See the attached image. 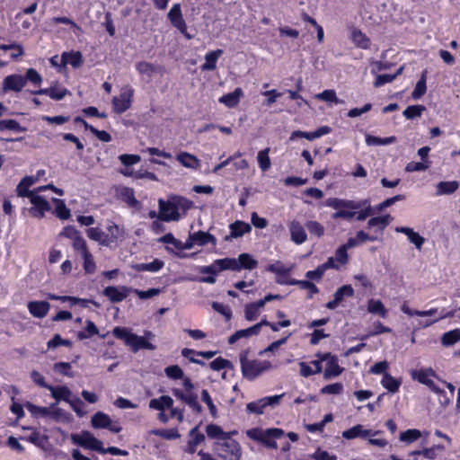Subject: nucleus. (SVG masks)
Instances as JSON below:
<instances>
[{
    "mask_svg": "<svg viewBox=\"0 0 460 460\" xmlns=\"http://www.w3.org/2000/svg\"><path fill=\"white\" fill-rule=\"evenodd\" d=\"M61 234L72 241L73 250H75L76 247H78L79 245L85 242L81 233L71 226H66L63 229Z\"/></svg>",
    "mask_w": 460,
    "mask_h": 460,
    "instance_id": "27",
    "label": "nucleus"
},
{
    "mask_svg": "<svg viewBox=\"0 0 460 460\" xmlns=\"http://www.w3.org/2000/svg\"><path fill=\"white\" fill-rule=\"evenodd\" d=\"M238 271L242 270H253L258 267V261L250 253H241L236 259Z\"/></svg>",
    "mask_w": 460,
    "mask_h": 460,
    "instance_id": "28",
    "label": "nucleus"
},
{
    "mask_svg": "<svg viewBox=\"0 0 460 460\" xmlns=\"http://www.w3.org/2000/svg\"><path fill=\"white\" fill-rule=\"evenodd\" d=\"M159 215L158 218L164 222L178 221L181 218L180 210L186 214L193 205V202L182 196H172L165 201L160 199L158 201Z\"/></svg>",
    "mask_w": 460,
    "mask_h": 460,
    "instance_id": "1",
    "label": "nucleus"
},
{
    "mask_svg": "<svg viewBox=\"0 0 460 460\" xmlns=\"http://www.w3.org/2000/svg\"><path fill=\"white\" fill-rule=\"evenodd\" d=\"M86 234L91 240L98 242L102 246H109V239L106 233L99 227H90L86 230Z\"/></svg>",
    "mask_w": 460,
    "mask_h": 460,
    "instance_id": "34",
    "label": "nucleus"
},
{
    "mask_svg": "<svg viewBox=\"0 0 460 460\" xmlns=\"http://www.w3.org/2000/svg\"><path fill=\"white\" fill-rule=\"evenodd\" d=\"M201 400H202V402H204L207 404L211 416L213 418H217V409L216 405L214 404L213 400H212L208 390L203 389L201 391Z\"/></svg>",
    "mask_w": 460,
    "mask_h": 460,
    "instance_id": "60",
    "label": "nucleus"
},
{
    "mask_svg": "<svg viewBox=\"0 0 460 460\" xmlns=\"http://www.w3.org/2000/svg\"><path fill=\"white\" fill-rule=\"evenodd\" d=\"M401 310H402V312H403L404 314H406L409 316H414V315H417V316H431V315L436 314L437 312H438L437 308H430V309L426 310V311L412 310V309H411L408 306L407 302H404L402 305Z\"/></svg>",
    "mask_w": 460,
    "mask_h": 460,
    "instance_id": "47",
    "label": "nucleus"
},
{
    "mask_svg": "<svg viewBox=\"0 0 460 460\" xmlns=\"http://www.w3.org/2000/svg\"><path fill=\"white\" fill-rule=\"evenodd\" d=\"M130 291L131 288L127 286H109L102 290V295L111 303H120L127 298Z\"/></svg>",
    "mask_w": 460,
    "mask_h": 460,
    "instance_id": "15",
    "label": "nucleus"
},
{
    "mask_svg": "<svg viewBox=\"0 0 460 460\" xmlns=\"http://www.w3.org/2000/svg\"><path fill=\"white\" fill-rule=\"evenodd\" d=\"M72 441L80 447L100 452L102 442L96 438L89 431H83L82 434L72 435Z\"/></svg>",
    "mask_w": 460,
    "mask_h": 460,
    "instance_id": "11",
    "label": "nucleus"
},
{
    "mask_svg": "<svg viewBox=\"0 0 460 460\" xmlns=\"http://www.w3.org/2000/svg\"><path fill=\"white\" fill-rule=\"evenodd\" d=\"M49 390L51 392V395L55 400L64 401L66 402H70L72 392L67 386H66V385H60V386L50 385L49 387Z\"/></svg>",
    "mask_w": 460,
    "mask_h": 460,
    "instance_id": "31",
    "label": "nucleus"
},
{
    "mask_svg": "<svg viewBox=\"0 0 460 460\" xmlns=\"http://www.w3.org/2000/svg\"><path fill=\"white\" fill-rule=\"evenodd\" d=\"M27 308L33 317L41 319L48 314L50 304L48 301H30Z\"/></svg>",
    "mask_w": 460,
    "mask_h": 460,
    "instance_id": "20",
    "label": "nucleus"
},
{
    "mask_svg": "<svg viewBox=\"0 0 460 460\" xmlns=\"http://www.w3.org/2000/svg\"><path fill=\"white\" fill-rule=\"evenodd\" d=\"M430 166L429 161L410 162L405 167V171L409 172L425 171Z\"/></svg>",
    "mask_w": 460,
    "mask_h": 460,
    "instance_id": "63",
    "label": "nucleus"
},
{
    "mask_svg": "<svg viewBox=\"0 0 460 460\" xmlns=\"http://www.w3.org/2000/svg\"><path fill=\"white\" fill-rule=\"evenodd\" d=\"M81 255L83 268L86 274H93L96 270V263L93 255L90 252L86 241L74 250Z\"/></svg>",
    "mask_w": 460,
    "mask_h": 460,
    "instance_id": "12",
    "label": "nucleus"
},
{
    "mask_svg": "<svg viewBox=\"0 0 460 460\" xmlns=\"http://www.w3.org/2000/svg\"><path fill=\"white\" fill-rule=\"evenodd\" d=\"M395 231L406 234L408 240L413 243L418 250H420L423 243H425L424 237L420 235L419 233L413 231L412 228L407 226H399L395 228Z\"/></svg>",
    "mask_w": 460,
    "mask_h": 460,
    "instance_id": "26",
    "label": "nucleus"
},
{
    "mask_svg": "<svg viewBox=\"0 0 460 460\" xmlns=\"http://www.w3.org/2000/svg\"><path fill=\"white\" fill-rule=\"evenodd\" d=\"M317 358H321V360L326 361V367L324 370V378L328 379L340 376L343 368L339 365L338 358L330 352L316 354Z\"/></svg>",
    "mask_w": 460,
    "mask_h": 460,
    "instance_id": "9",
    "label": "nucleus"
},
{
    "mask_svg": "<svg viewBox=\"0 0 460 460\" xmlns=\"http://www.w3.org/2000/svg\"><path fill=\"white\" fill-rule=\"evenodd\" d=\"M315 98L327 102L334 103H344L342 100H340L334 90H324L323 92L317 93Z\"/></svg>",
    "mask_w": 460,
    "mask_h": 460,
    "instance_id": "57",
    "label": "nucleus"
},
{
    "mask_svg": "<svg viewBox=\"0 0 460 460\" xmlns=\"http://www.w3.org/2000/svg\"><path fill=\"white\" fill-rule=\"evenodd\" d=\"M172 394L179 400L182 401L192 410L193 412L199 414L202 411V406L198 401L197 394H184L180 389H173Z\"/></svg>",
    "mask_w": 460,
    "mask_h": 460,
    "instance_id": "16",
    "label": "nucleus"
},
{
    "mask_svg": "<svg viewBox=\"0 0 460 460\" xmlns=\"http://www.w3.org/2000/svg\"><path fill=\"white\" fill-rule=\"evenodd\" d=\"M25 79L19 75H11L6 76L3 81L2 90L4 92L14 91L20 92L25 85Z\"/></svg>",
    "mask_w": 460,
    "mask_h": 460,
    "instance_id": "21",
    "label": "nucleus"
},
{
    "mask_svg": "<svg viewBox=\"0 0 460 460\" xmlns=\"http://www.w3.org/2000/svg\"><path fill=\"white\" fill-rule=\"evenodd\" d=\"M112 334L115 338L122 340L127 346H129L134 333L126 327L117 326L113 329Z\"/></svg>",
    "mask_w": 460,
    "mask_h": 460,
    "instance_id": "48",
    "label": "nucleus"
},
{
    "mask_svg": "<svg viewBox=\"0 0 460 460\" xmlns=\"http://www.w3.org/2000/svg\"><path fill=\"white\" fill-rule=\"evenodd\" d=\"M168 19L172 25L175 27L180 32H185L186 22L182 17L181 8L180 4H174L169 13Z\"/></svg>",
    "mask_w": 460,
    "mask_h": 460,
    "instance_id": "18",
    "label": "nucleus"
},
{
    "mask_svg": "<svg viewBox=\"0 0 460 460\" xmlns=\"http://www.w3.org/2000/svg\"><path fill=\"white\" fill-rule=\"evenodd\" d=\"M458 341H460L459 328L445 332L441 338L442 344L445 346L454 345Z\"/></svg>",
    "mask_w": 460,
    "mask_h": 460,
    "instance_id": "51",
    "label": "nucleus"
},
{
    "mask_svg": "<svg viewBox=\"0 0 460 460\" xmlns=\"http://www.w3.org/2000/svg\"><path fill=\"white\" fill-rule=\"evenodd\" d=\"M283 394L266 396L257 401L251 402L246 405V411L250 413L262 414L268 406H273L279 403Z\"/></svg>",
    "mask_w": 460,
    "mask_h": 460,
    "instance_id": "10",
    "label": "nucleus"
},
{
    "mask_svg": "<svg viewBox=\"0 0 460 460\" xmlns=\"http://www.w3.org/2000/svg\"><path fill=\"white\" fill-rule=\"evenodd\" d=\"M111 419L108 414L98 411L93 415L91 424L94 429H106L111 426Z\"/></svg>",
    "mask_w": 460,
    "mask_h": 460,
    "instance_id": "36",
    "label": "nucleus"
},
{
    "mask_svg": "<svg viewBox=\"0 0 460 460\" xmlns=\"http://www.w3.org/2000/svg\"><path fill=\"white\" fill-rule=\"evenodd\" d=\"M330 132V128L327 126H323L319 128L317 130L313 132H303V131H295L292 133L289 140L290 141H314L315 138L327 134Z\"/></svg>",
    "mask_w": 460,
    "mask_h": 460,
    "instance_id": "19",
    "label": "nucleus"
},
{
    "mask_svg": "<svg viewBox=\"0 0 460 460\" xmlns=\"http://www.w3.org/2000/svg\"><path fill=\"white\" fill-rule=\"evenodd\" d=\"M421 437V433L419 429H410L401 432L400 440L407 444L413 443Z\"/></svg>",
    "mask_w": 460,
    "mask_h": 460,
    "instance_id": "54",
    "label": "nucleus"
},
{
    "mask_svg": "<svg viewBox=\"0 0 460 460\" xmlns=\"http://www.w3.org/2000/svg\"><path fill=\"white\" fill-rule=\"evenodd\" d=\"M173 400L168 395H162L159 398L150 400L149 407L160 411L172 407Z\"/></svg>",
    "mask_w": 460,
    "mask_h": 460,
    "instance_id": "32",
    "label": "nucleus"
},
{
    "mask_svg": "<svg viewBox=\"0 0 460 460\" xmlns=\"http://www.w3.org/2000/svg\"><path fill=\"white\" fill-rule=\"evenodd\" d=\"M191 235L192 240H194L195 243H198L199 246L206 245L209 243L215 244L217 241L216 237L213 234L204 231L195 232L191 234Z\"/></svg>",
    "mask_w": 460,
    "mask_h": 460,
    "instance_id": "43",
    "label": "nucleus"
},
{
    "mask_svg": "<svg viewBox=\"0 0 460 460\" xmlns=\"http://www.w3.org/2000/svg\"><path fill=\"white\" fill-rule=\"evenodd\" d=\"M284 435V430L279 428H270L266 429L252 428L246 431V436L249 438L259 442L269 449H277L278 444L276 440L281 438Z\"/></svg>",
    "mask_w": 460,
    "mask_h": 460,
    "instance_id": "4",
    "label": "nucleus"
},
{
    "mask_svg": "<svg viewBox=\"0 0 460 460\" xmlns=\"http://www.w3.org/2000/svg\"><path fill=\"white\" fill-rule=\"evenodd\" d=\"M426 71L421 74L420 79L417 82L411 96L414 100L420 99L426 93Z\"/></svg>",
    "mask_w": 460,
    "mask_h": 460,
    "instance_id": "55",
    "label": "nucleus"
},
{
    "mask_svg": "<svg viewBox=\"0 0 460 460\" xmlns=\"http://www.w3.org/2000/svg\"><path fill=\"white\" fill-rule=\"evenodd\" d=\"M405 196L402 194H398L394 197L388 198L385 199L383 202L379 203L375 208L376 212H379L384 210L385 208L394 205L397 201L404 200Z\"/></svg>",
    "mask_w": 460,
    "mask_h": 460,
    "instance_id": "62",
    "label": "nucleus"
},
{
    "mask_svg": "<svg viewBox=\"0 0 460 460\" xmlns=\"http://www.w3.org/2000/svg\"><path fill=\"white\" fill-rule=\"evenodd\" d=\"M351 40L354 44L360 49H367L369 48V39L359 30L354 29L352 31Z\"/></svg>",
    "mask_w": 460,
    "mask_h": 460,
    "instance_id": "42",
    "label": "nucleus"
},
{
    "mask_svg": "<svg viewBox=\"0 0 460 460\" xmlns=\"http://www.w3.org/2000/svg\"><path fill=\"white\" fill-rule=\"evenodd\" d=\"M243 95V90L238 87L234 92L221 96L219 98V102L223 103L228 108H234L237 106Z\"/></svg>",
    "mask_w": 460,
    "mask_h": 460,
    "instance_id": "29",
    "label": "nucleus"
},
{
    "mask_svg": "<svg viewBox=\"0 0 460 460\" xmlns=\"http://www.w3.org/2000/svg\"><path fill=\"white\" fill-rule=\"evenodd\" d=\"M425 111V107L422 105H411L408 106L403 111V116L408 119H412L420 117L422 112Z\"/></svg>",
    "mask_w": 460,
    "mask_h": 460,
    "instance_id": "58",
    "label": "nucleus"
},
{
    "mask_svg": "<svg viewBox=\"0 0 460 460\" xmlns=\"http://www.w3.org/2000/svg\"><path fill=\"white\" fill-rule=\"evenodd\" d=\"M459 182L457 181H440L436 186L437 195H450L457 190Z\"/></svg>",
    "mask_w": 460,
    "mask_h": 460,
    "instance_id": "35",
    "label": "nucleus"
},
{
    "mask_svg": "<svg viewBox=\"0 0 460 460\" xmlns=\"http://www.w3.org/2000/svg\"><path fill=\"white\" fill-rule=\"evenodd\" d=\"M353 296L354 289L352 286L343 285L335 291L334 298L326 304V307L330 310H334L345 297H352Z\"/></svg>",
    "mask_w": 460,
    "mask_h": 460,
    "instance_id": "17",
    "label": "nucleus"
},
{
    "mask_svg": "<svg viewBox=\"0 0 460 460\" xmlns=\"http://www.w3.org/2000/svg\"><path fill=\"white\" fill-rule=\"evenodd\" d=\"M266 270L276 275H289L291 268L286 267L282 261H276L266 267Z\"/></svg>",
    "mask_w": 460,
    "mask_h": 460,
    "instance_id": "52",
    "label": "nucleus"
},
{
    "mask_svg": "<svg viewBox=\"0 0 460 460\" xmlns=\"http://www.w3.org/2000/svg\"><path fill=\"white\" fill-rule=\"evenodd\" d=\"M164 373L169 378L172 380L182 379L184 376L182 369L178 365H172L166 367L164 368Z\"/></svg>",
    "mask_w": 460,
    "mask_h": 460,
    "instance_id": "59",
    "label": "nucleus"
},
{
    "mask_svg": "<svg viewBox=\"0 0 460 460\" xmlns=\"http://www.w3.org/2000/svg\"><path fill=\"white\" fill-rule=\"evenodd\" d=\"M53 369L55 372L59 373L68 377H73L74 374L71 371V364L68 362H58L54 364Z\"/></svg>",
    "mask_w": 460,
    "mask_h": 460,
    "instance_id": "64",
    "label": "nucleus"
},
{
    "mask_svg": "<svg viewBox=\"0 0 460 460\" xmlns=\"http://www.w3.org/2000/svg\"><path fill=\"white\" fill-rule=\"evenodd\" d=\"M213 450L222 460H240L242 448L239 442L231 438V435L223 438L213 444Z\"/></svg>",
    "mask_w": 460,
    "mask_h": 460,
    "instance_id": "6",
    "label": "nucleus"
},
{
    "mask_svg": "<svg viewBox=\"0 0 460 460\" xmlns=\"http://www.w3.org/2000/svg\"><path fill=\"white\" fill-rule=\"evenodd\" d=\"M379 431L373 432L371 429H365L362 425L357 424L353 426L352 428L344 430L342 432V437L345 439H354L356 438H367L369 436H374L376 434H378Z\"/></svg>",
    "mask_w": 460,
    "mask_h": 460,
    "instance_id": "24",
    "label": "nucleus"
},
{
    "mask_svg": "<svg viewBox=\"0 0 460 460\" xmlns=\"http://www.w3.org/2000/svg\"><path fill=\"white\" fill-rule=\"evenodd\" d=\"M164 266V262L159 259H155L153 261L148 263H137L133 266L137 271H149L157 272L162 270Z\"/></svg>",
    "mask_w": 460,
    "mask_h": 460,
    "instance_id": "37",
    "label": "nucleus"
},
{
    "mask_svg": "<svg viewBox=\"0 0 460 460\" xmlns=\"http://www.w3.org/2000/svg\"><path fill=\"white\" fill-rule=\"evenodd\" d=\"M63 64H70L73 67H78L82 65V55L80 52L63 53L62 55Z\"/></svg>",
    "mask_w": 460,
    "mask_h": 460,
    "instance_id": "49",
    "label": "nucleus"
},
{
    "mask_svg": "<svg viewBox=\"0 0 460 460\" xmlns=\"http://www.w3.org/2000/svg\"><path fill=\"white\" fill-rule=\"evenodd\" d=\"M177 160L184 167L190 168V169H197L198 166L199 165V159L196 156H194L189 153H180L177 155Z\"/></svg>",
    "mask_w": 460,
    "mask_h": 460,
    "instance_id": "45",
    "label": "nucleus"
},
{
    "mask_svg": "<svg viewBox=\"0 0 460 460\" xmlns=\"http://www.w3.org/2000/svg\"><path fill=\"white\" fill-rule=\"evenodd\" d=\"M401 310H402V312H403L404 314H406L409 316H414V315H417V316H431V315L436 314L437 312H438L437 308H430V309L426 310V311L412 310V309H411L408 306L407 302H404L402 305Z\"/></svg>",
    "mask_w": 460,
    "mask_h": 460,
    "instance_id": "46",
    "label": "nucleus"
},
{
    "mask_svg": "<svg viewBox=\"0 0 460 460\" xmlns=\"http://www.w3.org/2000/svg\"><path fill=\"white\" fill-rule=\"evenodd\" d=\"M305 227L307 228L310 234L314 235L318 238H321L324 235V227L318 221L310 220L305 223Z\"/></svg>",
    "mask_w": 460,
    "mask_h": 460,
    "instance_id": "56",
    "label": "nucleus"
},
{
    "mask_svg": "<svg viewBox=\"0 0 460 460\" xmlns=\"http://www.w3.org/2000/svg\"><path fill=\"white\" fill-rule=\"evenodd\" d=\"M367 311L371 314H376L383 318L387 316V310L383 302L379 299H369L367 302Z\"/></svg>",
    "mask_w": 460,
    "mask_h": 460,
    "instance_id": "41",
    "label": "nucleus"
},
{
    "mask_svg": "<svg viewBox=\"0 0 460 460\" xmlns=\"http://www.w3.org/2000/svg\"><path fill=\"white\" fill-rule=\"evenodd\" d=\"M52 201L55 204L54 214L56 217L62 220L68 219L71 216V212L70 209L66 207L65 201L56 198H53Z\"/></svg>",
    "mask_w": 460,
    "mask_h": 460,
    "instance_id": "38",
    "label": "nucleus"
},
{
    "mask_svg": "<svg viewBox=\"0 0 460 460\" xmlns=\"http://www.w3.org/2000/svg\"><path fill=\"white\" fill-rule=\"evenodd\" d=\"M38 180V177L25 176L22 179L16 187L17 196L22 198H31L34 195V191L30 190V187L32 186Z\"/></svg>",
    "mask_w": 460,
    "mask_h": 460,
    "instance_id": "25",
    "label": "nucleus"
},
{
    "mask_svg": "<svg viewBox=\"0 0 460 460\" xmlns=\"http://www.w3.org/2000/svg\"><path fill=\"white\" fill-rule=\"evenodd\" d=\"M240 365L243 376L249 381H253L273 367L269 360L249 359L247 352L240 354Z\"/></svg>",
    "mask_w": 460,
    "mask_h": 460,
    "instance_id": "5",
    "label": "nucleus"
},
{
    "mask_svg": "<svg viewBox=\"0 0 460 460\" xmlns=\"http://www.w3.org/2000/svg\"><path fill=\"white\" fill-rule=\"evenodd\" d=\"M129 347L133 352H137L139 349L154 350L155 349V346L149 342L145 337L138 336L135 333L133 334Z\"/></svg>",
    "mask_w": 460,
    "mask_h": 460,
    "instance_id": "30",
    "label": "nucleus"
},
{
    "mask_svg": "<svg viewBox=\"0 0 460 460\" xmlns=\"http://www.w3.org/2000/svg\"><path fill=\"white\" fill-rule=\"evenodd\" d=\"M393 219L390 214L371 217L367 221V228L373 229L374 235H378V240H381L384 231L391 224Z\"/></svg>",
    "mask_w": 460,
    "mask_h": 460,
    "instance_id": "13",
    "label": "nucleus"
},
{
    "mask_svg": "<svg viewBox=\"0 0 460 460\" xmlns=\"http://www.w3.org/2000/svg\"><path fill=\"white\" fill-rule=\"evenodd\" d=\"M381 385L388 392L394 394L399 390L401 381L392 376L389 373H385L381 380Z\"/></svg>",
    "mask_w": 460,
    "mask_h": 460,
    "instance_id": "40",
    "label": "nucleus"
},
{
    "mask_svg": "<svg viewBox=\"0 0 460 460\" xmlns=\"http://www.w3.org/2000/svg\"><path fill=\"white\" fill-rule=\"evenodd\" d=\"M133 89L129 85L121 88L120 94L112 99V107L116 113H123L131 106Z\"/></svg>",
    "mask_w": 460,
    "mask_h": 460,
    "instance_id": "8",
    "label": "nucleus"
},
{
    "mask_svg": "<svg viewBox=\"0 0 460 460\" xmlns=\"http://www.w3.org/2000/svg\"><path fill=\"white\" fill-rule=\"evenodd\" d=\"M207 436L209 438H215L217 441H220L223 438L227 437L228 435L236 434L237 431L226 432L222 429V428L217 424H208L206 427Z\"/></svg>",
    "mask_w": 460,
    "mask_h": 460,
    "instance_id": "33",
    "label": "nucleus"
},
{
    "mask_svg": "<svg viewBox=\"0 0 460 460\" xmlns=\"http://www.w3.org/2000/svg\"><path fill=\"white\" fill-rule=\"evenodd\" d=\"M97 334H99V330L96 324L91 320H86L84 330L77 332V339L86 340Z\"/></svg>",
    "mask_w": 460,
    "mask_h": 460,
    "instance_id": "44",
    "label": "nucleus"
},
{
    "mask_svg": "<svg viewBox=\"0 0 460 460\" xmlns=\"http://www.w3.org/2000/svg\"><path fill=\"white\" fill-rule=\"evenodd\" d=\"M223 270H233L238 271V267L235 258H224L217 259L213 261L210 265L201 266L199 269V272L201 274H208L207 277L200 278L199 281L208 284H214L216 282V276Z\"/></svg>",
    "mask_w": 460,
    "mask_h": 460,
    "instance_id": "3",
    "label": "nucleus"
},
{
    "mask_svg": "<svg viewBox=\"0 0 460 460\" xmlns=\"http://www.w3.org/2000/svg\"><path fill=\"white\" fill-rule=\"evenodd\" d=\"M230 234L226 236L225 240L228 241L233 238H238L252 231V226L243 221L236 220L229 226Z\"/></svg>",
    "mask_w": 460,
    "mask_h": 460,
    "instance_id": "23",
    "label": "nucleus"
},
{
    "mask_svg": "<svg viewBox=\"0 0 460 460\" xmlns=\"http://www.w3.org/2000/svg\"><path fill=\"white\" fill-rule=\"evenodd\" d=\"M359 202L362 204V208L364 207V209H361L358 212L356 211V220L364 221L367 217L376 213L375 208L370 206L369 201L367 199Z\"/></svg>",
    "mask_w": 460,
    "mask_h": 460,
    "instance_id": "53",
    "label": "nucleus"
},
{
    "mask_svg": "<svg viewBox=\"0 0 460 460\" xmlns=\"http://www.w3.org/2000/svg\"><path fill=\"white\" fill-rule=\"evenodd\" d=\"M222 54V49H217L208 53L205 56L206 62L201 66V69L203 71L214 70L217 66V61Z\"/></svg>",
    "mask_w": 460,
    "mask_h": 460,
    "instance_id": "39",
    "label": "nucleus"
},
{
    "mask_svg": "<svg viewBox=\"0 0 460 460\" xmlns=\"http://www.w3.org/2000/svg\"><path fill=\"white\" fill-rule=\"evenodd\" d=\"M29 199L32 204V207L29 210L32 217L42 218L45 217L46 212L51 210L50 204L42 196L34 194Z\"/></svg>",
    "mask_w": 460,
    "mask_h": 460,
    "instance_id": "14",
    "label": "nucleus"
},
{
    "mask_svg": "<svg viewBox=\"0 0 460 460\" xmlns=\"http://www.w3.org/2000/svg\"><path fill=\"white\" fill-rule=\"evenodd\" d=\"M324 205L336 210L331 216L333 220L342 218L350 221L355 217L356 210L362 208L360 202L339 198H329L325 200Z\"/></svg>",
    "mask_w": 460,
    "mask_h": 460,
    "instance_id": "2",
    "label": "nucleus"
},
{
    "mask_svg": "<svg viewBox=\"0 0 460 460\" xmlns=\"http://www.w3.org/2000/svg\"><path fill=\"white\" fill-rule=\"evenodd\" d=\"M289 232L292 242L296 244H302L307 239V234L300 222L293 220L289 224Z\"/></svg>",
    "mask_w": 460,
    "mask_h": 460,
    "instance_id": "22",
    "label": "nucleus"
},
{
    "mask_svg": "<svg viewBox=\"0 0 460 460\" xmlns=\"http://www.w3.org/2000/svg\"><path fill=\"white\" fill-rule=\"evenodd\" d=\"M154 434L168 440L176 439L180 438V433L176 428L156 429L154 430Z\"/></svg>",
    "mask_w": 460,
    "mask_h": 460,
    "instance_id": "61",
    "label": "nucleus"
},
{
    "mask_svg": "<svg viewBox=\"0 0 460 460\" xmlns=\"http://www.w3.org/2000/svg\"><path fill=\"white\" fill-rule=\"evenodd\" d=\"M270 148L267 147L258 153L257 161L259 167L262 172H266L270 168L271 162L269 156Z\"/></svg>",
    "mask_w": 460,
    "mask_h": 460,
    "instance_id": "50",
    "label": "nucleus"
},
{
    "mask_svg": "<svg viewBox=\"0 0 460 460\" xmlns=\"http://www.w3.org/2000/svg\"><path fill=\"white\" fill-rule=\"evenodd\" d=\"M411 376L413 380H417L420 384L426 385L433 393L445 394V391L440 389L431 379V377H438L436 372L431 367L412 370Z\"/></svg>",
    "mask_w": 460,
    "mask_h": 460,
    "instance_id": "7",
    "label": "nucleus"
}]
</instances>
